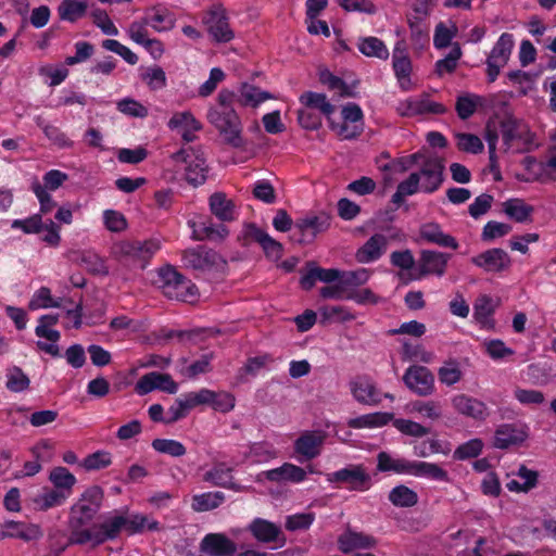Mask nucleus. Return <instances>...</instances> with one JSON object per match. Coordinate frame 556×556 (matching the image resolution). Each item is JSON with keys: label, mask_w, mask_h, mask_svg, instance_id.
<instances>
[{"label": "nucleus", "mask_w": 556, "mask_h": 556, "mask_svg": "<svg viewBox=\"0 0 556 556\" xmlns=\"http://www.w3.org/2000/svg\"><path fill=\"white\" fill-rule=\"evenodd\" d=\"M103 491L98 485L88 488L71 507L68 518L70 544L84 545L88 539V530L85 526L89 523L101 508Z\"/></svg>", "instance_id": "1"}, {"label": "nucleus", "mask_w": 556, "mask_h": 556, "mask_svg": "<svg viewBox=\"0 0 556 556\" xmlns=\"http://www.w3.org/2000/svg\"><path fill=\"white\" fill-rule=\"evenodd\" d=\"M160 248L161 243L155 239L121 240L112 245L111 255L123 267L143 269Z\"/></svg>", "instance_id": "2"}, {"label": "nucleus", "mask_w": 556, "mask_h": 556, "mask_svg": "<svg viewBox=\"0 0 556 556\" xmlns=\"http://www.w3.org/2000/svg\"><path fill=\"white\" fill-rule=\"evenodd\" d=\"M500 132L505 152L525 153L538 146L529 126L511 115L501 121Z\"/></svg>", "instance_id": "3"}, {"label": "nucleus", "mask_w": 556, "mask_h": 556, "mask_svg": "<svg viewBox=\"0 0 556 556\" xmlns=\"http://www.w3.org/2000/svg\"><path fill=\"white\" fill-rule=\"evenodd\" d=\"M170 161L179 169L184 168L188 184L198 187L205 182L208 167L201 149H181L170 155Z\"/></svg>", "instance_id": "4"}, {"label": "nucleus", "mask_w": 556, "mask_h": 556, "mask_svg": "<svg viewBox=\"0 0 556 556\" xmlns=\"http://www.w3.org/2000/svg\"><path fill=\"white\" fill-rule=\"evenodd\" d=\"M330 129L342 140H352L358 137L364 130V114L359 105L349 103L343 106L341 121L330 117L328 121Z\"/></svg>", "instance_id": "5"}, {"label": "nucleus", "mask_w": 556, "mask_h": 556, "mask_svg": "<svg viewBox=\"0 0 556 556\" xmlns=\"http://www.w3.org/2000/svg\"><path fill=\"white\" fill-rule=\"evenodd\" d=\"M327 481L346 485L351 491L364 492L371 486V476L363 465H350L327 475Z\"/></svg>", "instance_id": "6"}, {"label": "nucleus", "mask_w": 556, "mask_h": 556, "mask_svg": "<svg viewBox=\"0 0 556 556\" xmlns=\"http://www.w3.org/2000/svg\"><path fill=\"white\" fill-rule=\"evenodd\" d=\"M202 21L216 42H229L233 39L235 34L228 23L226 9L222 4L210 7Z\"/></svg>", "instance_id": "7"}, {"label": "nucleus", "mask_w": 556, "mask_h": 556, "mask_svg": "<svg viewBox=\"0 0 556 556\" xmlns=\"http://www.w3.org/2000/svg\"><path fill=\"white\" fill-rule=\"evenodd\" d=\"M327 434L323 430H305L294 441L293 447L298 460H312L321 453Z\"/></svg>", "instance_id": "8"}, {"label": "nucleus", "mask_w": 556, "mask_h": 556, "mask_svg": "<svg viewBox=\"0 0 556 556\" xmlns=\"http://www.w3.org/2000/svg\"><path fill=\"white\" fill-rule=\"evenodd\" d=\"M182 262L187 267L201 271L218 269L225 265V261L217 252L205 247L186 250L182 254Z\"/></svg>", "instance_id": "9"}, {"label": "nucleus", "mask_w": 556, "mask_h": 556, "mask_svg": "<svg viewBox=\"0 0 556 556\" xmlns=\"http://www.w3.org/2000/svg\"><path fill=\"white\" fill-rule=\"evenodd\" d=\"M405 386L419 396L431 395L435 390L433 374L425 366H409L404 376Z\"/></svg>", "instance_id": "10"}, {"label": "nucleus", "mask_w": 556, "mask_h": 556, "mask_svg": "<svg viewBox=\"0 0 556 556\" xmlns=\"http://www.w3.org/2000/svg\"><path fill=\"white\" fill-rule=\"evenodd\" d=\"M349 389L353 399L359 404L375 406L381 402L382 393L367 376H356L351 379Z\"/></svg>", "instance_id": "11"}, {"label": "nucleus", "mask_w": 556, "mask_h": 556, "mask_svg": "<svg viewBox=\"0 0 556 556\" xmlns=\"http://www.w3.org/2000/svg\"><path fill=\"white\" fill-rule=\"evenodd\" d=\"M122 529L126 530V517L114 516L100 525H94L88 530V539L84 540V544L98 546L108 540L115 539Z\"/></svg>", "instance_id": "12"}, {"label": "nucleus", "mask_w": 556, "mask_h": 556, "mask_svg": "<svg viewBox=\"0 0 556 556\" xmlns=\"http://www.w3.org/2000/svg\"><path fill=\"white\" fill-rule=\"evenodd\" d=\"M396 111L401 116H416L421 114H443L446 109L443 104L431 101L428 94H421L400 101Z\"/></svg>", "instance_id": "13"}, {"label": "nucleus", "mask_w": 556, "mask_h": 556, "mask_svg": "<svg viewBox=\"0 0 556 556\" xmlns=\"http://www.w3.org/2000/svg\"><path fill=\"white\" fill-rule=\"evenodd\" d=\"M451 405L455 413L473 420H484L489 416L484 402L465 393H457L451 397Z\"/></svg>", "instance_id": "14"}, {"label": "nucleus", "mask_w": 556, "mask_h": 556, "mask_svg": "<svg viewBox=\"0 0 556 556\" xmlns=\"http://www.w3.org/2000/svg\"><path fill=\"white\" fill-rule=\"evenodd\" d=\"M443 160L438 156H428L424 160L420 175V191L434 192L443 181Z\"/></svg>", "instance_id": "15"}, {"label": "nucleus", "mask_w": 556, "mask_h": 556, "mask_svg": "<svg viewBox=\"0 0 556 556\" xmlns=\"http://www.w3.org/2000/svg\"><path fill=\"white\" fill-rule=\"evenodd\" d=\"M252 536L262 544L278 543L281 547L286 544V536L281 528L263 518H254L248 526Z\"/></svg>", "instance_id": "16"}, {"label": "nucleus", "mask_w": 556, "mask_h": 556, "mask_svg": "<svg viewBox=\"0 0 556 556\" xmlns=\"http://www.w3.org/2000/svg\"><path fill=\"white\" fill-rule=\"evenodd\" d=\"M153 390L175 394L178 391V384L173 380L170 375L152 371L143 375L135 386V391L139 395H146Z\"/></svg>", "instance_id": "17"}, {"label": "nucleus", "mask_w": 556, "mask_h": 556, "mask_svg": "<svg viewBox=\"0 0 556 556\" xmlns=\"http://www.w3.org/2000/svg\"><path fill=\"white\" fill-rule=\"evenodd\" d=\"M200 551L210 556H235L237 544L225 533H207L200 542Z\"/></svg>", "instance_id": "18"}, {"label": "nucleus", "mask_w": 556, "mask_h": 556, "mask_svg": "<svg viewBox=\"0 0 556 556\" xmlns=\"http://www.w3.org/2000/svg\"><path fill=\"white\" fill-rule=\"evenodd\" d=\"M472 264L488 273H498L507 269L511 260L503 249H490L471 258Z\"/></svg>", "instance_id": "19"}, {"label": "nucleus", "mask_w": 556, "mask_h": 556, "mask_svg": "<svg viewBox=\"0 0 556 556\" xmlns=\"http://www.w3.org/2000/svg\"><path fill=\"white\" fill-rule=\"evenodd\" d=\"M392 66L400 88L403 91L410 90L412 62L405 47L401 42H397L393 49Z\"/></svg>", "instance_id": "20"}, {"label": "nucleus", "mask_w": 556, "mask_h": 556, "mask_svg": "<svg viewBox=\"0 0 556 556\" xmlns=\"http://www.w3.org/2000/svg\"><path fill=\"white\" fill-rule=\"evenodd\" d=\"M447 262L448 255L444 253L430 250L422 251L418 260L419 273L415 279H420L428 275L443 276L446 270Z\"/></svg>", "instance_id": "21"}, {"label": "nucleus", "mask_w": 556, "mask_h": 556, "mask_svg": "<svg viewBox=\"0 0 556 556\" xmlns=\"http://www.w3.org/2000/svg\"><path fill=\"white\" fill-rule=\"evenodd\" d=\"M388 238L382 233L371 236L355 253V260L361 264L378 261L387 251Z\"/></svg>", "instance_id": "22"}, {"label": "nucleus", "mask_w": 556, "mask_h": 556, "mask_svg": "<svg viewBox=\"0 0 556 556\" xmlns=\"http://www.w3.org/2000/svg\"><path fill=\"white\" fill-rule=\"evenodd\" d=\"M167 125L172 130L180 132L186 142L193 141L195 139L194 132L201 129V123L188 111L175 113Z\"/></svg>", "instance_id": "23"}, {"label": "nucleus", "mask_w": 556, "mask_h": 556, "mask_svg": "<svg viewBox=\"0 0 556 556\" xmlns=\"http://www.w3.org/2000/svg\"><path fill=\"white\" fill-rule=\"evenodd\" d=\"M528 437L526 429L516 425H502L497 428L494 435V446L497 448H507L521 444Z\"/></svg>", "instance_id": "24"}, {"label": "nucleus", "mask_w": 556, "mask_h": 556, "mask_svg": "<svg viewBox=\"0 0 556 556\" xmlns=\"http://www.w3.org/2000/svg\"><path fill=\"white\" fill-rule=\"evenodd\" d=\"M377 544L374 536L348 529L338 538V546L342 553H350L358 548H372Z\"/></svg>", "instance_id": "25"}, {"label": "nucleus", "mask_w": 556, "mask_h": 556, "mask_svg": "<svg viewBox=\"0 0 556 556\" xmlns=\"http://www.w3.org/2000/svg\"><path fill=\"white\" fill-rule=\"evenodd\" d=\"M267 480L271 482H292L300 483L306 479V471L291 463H285L282 466L264 472Z\"/></svg>", "instance_id": "26"}, {"label": "nucleus", "mask_w": 556, "mask_h": 556, "mask_svg": "<svg viewBox=\"0 0 556 556\" xmlns=\"http://www.w3.org/2000/svg\"><path fill=\"white\" fill-rule=\"evenodd\" d=\"M232 469L224 463L214 465L203 475V481L220 488L239 491L240 488L232 481Z\"/></svg>", "instance_id": "27"}, {"label": "nucleus", "mask_w": 556, "mask_h": 556, "mask_svg": "<svg viewBox=\"0 0 556 556\" xmlns=\"http://www.w3.org/2000/svg\"><path fill=\"white\" fill-rule=\"evenodd\" d=\"M3 529L5 536L17 538L24 541L37 540L42 535L40 527L34 523L9 520L4 522Z\"/></svg>", "instance_id": "28"}, {"label": "nucleus", "mask_w": 556, "mask_h": 556, "mask_svg": "<svg viewBox=\"0 0 556 556\" xmlns=\"http://www.w3.org/2000/svg\"><path fill=\"white\" fill-rule=\"evenodd\" d=\"M409 476L418 478H427L434 481L448 482V473L434 463H427L421 460H412L409 468Z\"/></svg>", "instance_id": "29"}, {"label": "nucleus", "mask_w": 556, "mask_h": 556, "mask_svg": "<svg viewBox=\"0 0 556 556\" xmlns=\"http://www.w3.org/2000/svg\"><path fill=\"white\" fill-rule=\"evenodd\" d=\"M35 333L38 338L46 339L49 342L45 341H37V348L45 353L53 356V357H60V348L58 345V342L61 338L60 331L52 329V327H46V325H37L35 328Z\"/></svg>", "instance_id": "30"}, {"label": "nucleus", "mask_w": 556, "mask_h": 556, "mask_svg": "<svg viewBox=\"0 0 556 556\" xmlns=\"http://www.w3.org/2000/svg\"><path fill=\"white\" fill-rule=\"evenodd\" d=\"M495 311V304L491 296L483 294L477 298L473 304V318L482 328L491 329L494 327L492 315Z\"/></svg>", "instance_id": "31"}, {"label": "nucleus", "mask_w": 556, "mask_h": 556, "mask_svg": "<svg viewBox=\"0 0 556 556\" xmlns=\"http://www.w3.org/2000/svg\"><path fill=\"white\" fill-rule=\"evenodd\" d=\"M210 208L222 222L235 220L238 215L233 202L222 192H215L210 197Z\"/></svg>", "instance_id": "32"}, {"label": "nucleus", "mask_w": 556, "mask_h": 556, "mask_svg": "<svg viewBox=\"0 0 556 556\" xmlns=\"http://www.w3.org/2000/svg\"><path fill=\"white\" fill-rule=\"evenodd\" d=\"M270 99H275L270 92L261 90L254 85L244 83L239 88L238 102L243 106L257 108L261 103Z\"/></svg>", "instance_id": "33"}, {"label": "nucleus", "mask_w": 556, "mask_h": 556, "mask_svg": "<svg viewBox=\"0 0 556 556\" xmlns=\"http://www.w3.org/2000/svg\"><path fill=\"white\" fill-rule=\"evenodd\" d=\"M329 227V219L327 216H306L300 218L295 223V229H298L302 237L300 241H304L305 237L313 239L317 233L325 231Z\"/></svg>", "instance_id": "34"}, {"label": "nucleus", "mask_w": 556, "mask_h": 556, "mask_svg": "<svg viewBox=\"0 0 556 556\" xmlns=\"http://www.w3.org/2000/svg\"><path fill=\"white\" fill-rule=\"evenodd\" d=\"M144 18L149 26L161 33L175 26L174 15L165 8L154 7L146 12Z\"/></svg>", "instance_id": "35"}, {"label": "nucleus", "mask_w": 556, "mask_h": 556, "mask_svg": "<svg viewBox=\"0 0 556 556\" xmlns=\"http://www.w3.org/2000/svg\"><path fill=\"white\" fill-rule=\"evenodd\" d=\"M420 235L425 240L431 243H435L440 247L451 248L454 250L458 248L456 239L443 232L438 224L430 223L424 225L420 229Z\"/></svg>", "instance_id": "36"}, {"label": "nucleus", "mask_w": 556, "mask_h": 556, "mask_svg": "<svg viewBox=\"0 0 556 556\" xmlns=\"http://www.w3.org/2000/svg\"><path fill=\"white\" fill-rule=\"evenodd\" d=\"M412 460L402 457H393L387 452H380L377 456V469L381 472L392 471L397 475H409Z\"/></svg>", "instance_id": "37"}, {"label": "nucleus", "mask_w": 556, "mask_h": 556, "mask_svg": "<svg viewBox=\"0 0 556 556\" xmlns=\"http://www.w3.org/2000/svg\"><path fill=\"white\" fill-rule=\"evenodd\" d=\"M181 276L182 274H180L175 267L166 265L157 270L155 283L166 298L169 295H177L175 287Z\"/></svg>", "instance_id": "38"}, {"label": "nucleus", "mask_w": 556, "mask_h": 556, "mask_svg": "<svg viewBox=\"0 0 556 556\" xmlns=\"http://www.w3.org/2000/svg\"><path fill=\"white\" fill-rule=\"evenodd\" d=\"M514 48V38L511 34L503 33L491 50L488 60L490 62L505 66L509 60Z\"/></svg>", "instance_id": "39"}, {"label": "nucleus", "mask_w": 556, "mask_h": 556, "mask_svg": "<svg viewBox=\"0 0 556 556\" xmlns=\"http://www.w3.org/2000/svg\"><path fill=\"white\" fill-rule=\"evenodd\" d=\"M357 48L362 54L367 58H377L379 60H388L390 52L384 42L374 36L363 37L358 39Z\"/></svg>", "instance_id": "40"}, {"label": "nucleus", "mask_w": 556, "mask_h": 556, "mask_svg": "<svg viewBox=\"0 0 556 556\" xmlns=\"http://www.w3.org/2000/svg\"><path fill=\"white\" fill-rule=\"evenodd\" d=\"M393 419V414L391 413H370L365 414L355 418H351L348 421L349 427L354 429H363V428H380L386 426Z\"/></svg>", "instance_id": "41"}, {"label": "nucleus", "mask_w": 556, "mask_h": 556, "mask_svg": "<svg viewBox=\"0 0 556 556\" xmlns=\"http://www.w3.org/2000/svg\"><path fill=\"white\" fill-rule=\"evenodd\" d=\"M300 102L307 109H316L329 121L336 111V106L330 103L325 93H317L313 91L304 92L300 97Z\"/></svg>", "instance_id": "42"}, {"label": "nucleus", "mask_w": 556, "mask_h": 556, "mask_svg": "<svg viewBox=\"0 0 556 556\" xmlns=\"http://www.w3.org/2000/svg\"><path fill=\"white\" fill-rule=\"evenodd\" d=\"M225 502V494L220 491L195 494L191 498V508L197 513L213 510Z\"/></svg>", "instance_id": "43"}, {"label": "nucleus", "mask_w": 556, "mask_h": 556, "mask_svg": "<svg viewBox=\"0 0 556 556\" xmlns=\"http://www.w3.org/2000/svg\"><path fill=\"white\" fill-rule=\"evenodd\" d=\"M207 119L218 131L225 128H237L241 125V119L235 110L219 111L218 109H210Z\"/></svg>", "instance_id": "44"}, {"label": "nucleus", "mask_w": 556, "mask_h": 556, "mask_svg": "<svg viewBox=\"0 0 556 556\" xmlns=\"http://www.w3.org/2000/svg\"><path fill=\"white\" fill-rule=\"evenodd\" d=\"M147 26H149V24L147 23L144 17L140 21H134L129 25L127 34L130 37V39L136 43L141 45L146 48L157 47L159 51L161 52V42L157 39H150L148 37Z\"/></svg>", "instance_id": "45"}, {"label": "nucleus", "mask_w": 556, "mask_h": 556, "mask_svg": "<svg viewBox=\"0 0 556 556\" xmlns=\"http://www.w3.org/2000/svg\"><path fill=\"white\" fill-rule=\"evenodd\" d=\"M159 530L160 522L148 515L135 514L126 517V531L129 534H137L143 533L146 531Z\"/></svg>", "instance_id": "46"}, {"label": "nucleus", "mask_w": 556, "mask_h": 556, "mask_svg": "<svg viewBox=\"0 0 556 556\" xmlns=\"http://www.w3.org/2000/svg\"><path fill=\"white\" fill-rule=\"evenodd\" d=\"M87 8L88 3L84 0H62L58 14L61 20L73 23L85 15Z\"/></svg>", "instance_id": "47"}, {"label": "nucleus", "mask_w": 556, "mask_h": 556, "mask_svg": "<svg viewBox=\"0 0 556 556\" xmlns=\"http://www.w3.org/2000/svg\"><path fill=\"white\" fill-rule=\"evenodd\" d=\"M503 211L509 218L525 223L533 213V207L521 199H509L503 203Z\"/></svg>", "instance_id": "48"}, {"label": "nucleus", "mask_w": 556, "mask_h": 556, "mask_svg": "<svg viewBox=\"0 0 556 556\" xmlns=\"http://www.w3.org/2000/svg\"><path fill=\"white\" fill-rule=\"evenodd\" d=\"M527 168L532 170L535 179L544 181L546 179L556 180V154L546 163H539L533 157L526 159Z\"/></svg>", "instance_id": "49"}, {"label": "nucleus", "mask_w": 556, "mask_h": 556, "mask_svg": "<svg viewBox=\"0 0 556 556\" xmlns=\"http://www.w3.org/2000/svg\"><path fill=\"white\" fill-rule=\"evenodd\" d=\"M464 372L460 364L456 359H448L438 369L440 383L446 387H453L463 379Z\"/></svg>", "instance_id": "50"}, {"label": "nucleus", "mask_w": 556, "mask_h": 556, "mask_svg": "<svg viewBox=\"0 0 556 556\" xmlns=\"http://www.w3.org/2000/svg\"><path fill=\"white\" fill-rule=\"evenodd\" d=\"M389 501L396 507H413L418 503V494L413 489L400 484L390 491Z\"/></svg>", "instance_id": "51"}, {"label": "nucleus", "mask_w": 556, "mask_h": 556, "mask_svg": "<svg viewBox=\"0 0 556 556\" xmlns=\"http://www.w3.org/2000/svg\"><path fill=\"white\" fill-rule=\"evenodd\" d=\"M278 456V451L268 442H255L249 446V452L245 454L253 463L262 464L275 459Z\"/></svg>", "instance_id": "52"}, {"label": "nucleus", "mask_w": 556, "mask_h": 556, "mask_svg": "<svg viewBox=\"0 0 556 556\" xmlns=\"http://www.w3.org/2000/svg\"><path fill=\"white\" fill-rule=\"evenodd\" d=\"M420 190V175L412 173L409 177L399 184L396 192L392 195V203L400 206L405 197L413 195Z\"/></svg>", "instance_id": "53"}, {"label": "nucleus", "mask_w": 556, "mask_h": 556, "mask_svg": "<svg viewBox=\"0 0 556 556\" xmlns=\"http://www.w3.org/2000/svg\"><path fill=\"white\" fill-rule=\"evenodd\" d=\"M49 480L55 489L66 492L68 495L76 483V478L65 467H55L49 475Z\"/></svg>", "instance_id": "54"}, {"label": "nucleus", "mask_w": 556, "mask_h": 556, "mask_svg": "<svg viewBox=\"0 0 556 556\" xmlns=\"http://www.w3.org/2000/svg\"><path fill=\"white\" fill-rule=\"evenodd\" d=\"M37 125L42 129L45 136L58 148L73 147V141L59 127L45 123L40 117L37 118Z\"/></svg>", "instance_id": "55"}, {"label": "nucleus", "mask_w": 556, "mask_h": 556, "mask_svg": "<svg viewBox=\"0 0 556 556\" xmlns=\"http://www.w3.org/2000/svg\"><path fill=\"white\" fill-rule=\"evenodd\" d=\"M70 495L61 490H45L41 494H38L34 502L42 510H47L51 507L62 505Z\"/></svg>", "instance_id": "56"}, {"label": "nucleus", "mask_w": 556, "mask_h": 556, "mask_svg": "<svg viewBox=\"0 0 556 556\" xmlns=\"http://www.w3.org/2000/svg\"><path fill=\"white\" fill-rule=\"evenodd\" d=\"M462 54L463 52L460 47L457 43H455L445 58L438 60L435 62L437 75L442 77L445 74L453 73L458 65V61L462 58Z\"/></svg>", "instance_id": "57"}, {"label": "nucleus", "mask_w": 556, "mask_h": 556, "mask_svg": "<svg viewBox=\"0 0 556 556\" xmlns=\"http://www.w3.org/2000/svg\"><path fill=\"white\" fill-rule=\"evenodd\" d=\"M371 276V270L367 268H358L356 270L341 271V283L344 286L346 293L351 292L350 288H356L365 285Z\"/></svg>", "instance_id": "58"}, {"label": "nucleus", "mask_w": 556, "mask_h": 556, "mask_svg": "<svg viewBox=\"0 0 556 556\" xmlns=\"http://www.w3.org/2000/svg\"><path fill=\"white\" fill-rule=\"evenodd\" d=\"M199 231L202 233L195 236V239L198 240L208 239L212 241H223L229 235V229L225 225L213 223H202ZM197 232L198 230L194 229V233Z\"/></svg>", "instance_id": "59"}, {"label": "nucleus", "mask_w": 556, "mask_h": 556, "mask_svg": "<svg viewBox=\"0 0 556 556\" xmlns=\"http://www.w3.org/2000/svg\"><path fill=\"white\" fill-rule=\"evenodd\" d=\"M456 147L459 151L478 154L483 151L482 140L473 134L457 132L455 134Z\"/></svg>", "instance_id": "60"}, {"label": "nucleus", "mask_w": 556, "mask_h": 556, "mask_svg": "<svg viewBox=\"0 0 556 556\" xmlns=\"http://www.w3.org/2000/svg\"><path fill=\"white\" fill-rule=\"evenodd\" d=\"M410 412L430 420H438L443 415L442 405L437 401H415L410 404Z\"/></svg>", "instance_id": "61"}, {"label": "nucleus", "mask_w": 556, "mask_h": 556, "mask_svg": "<svg viewBox=\"0 0 556 556\" xmlns=\"http://www.w3.org/2000/svg\"><path fill=\"white\" fill-rule=\"evenodd\" d=\"M213 359L212 354H203L200 358L194 361L190 365H185L180 368V374L188 379H194L199 375L206 374L211 371L212 366L211 362Z\"/></svg>", "instance_id": "62"}, {"label": "nucleus", "mask_w": 556, "mask_h": 556, "mask_svg": "<svg viewBox=\"0 0 556 556\" xmlns=\"http://www.w3.org/2000/svg\"><path fill=\"white\" fill-rule=\"evenodd\" d=\"M5 377V387L11 392H23L29 387V378L20 367L14 366L8 369Z\"/></svg>", "instance_id": "63"}, {"label": "nucleus", "mask_w": 556, "mask_h": 556, "mask_svg": "<svg viewBox=\"0 0 556 556\" xmlns=\"http://www.w3.org/2000/svg\"><path fill=\"white\" fill-rule=\"evenodd\" d=\"M61 300H55L51 295V290L47 287L39 288L29 301V308L35 311L39 308L61 307Z\"/></svg>", "instance_id": "64"}]
</instances>
